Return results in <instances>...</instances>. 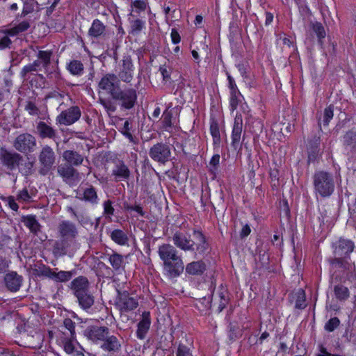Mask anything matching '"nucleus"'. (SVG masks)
Instances as JSON below:
<instances>
[{
    "label": "nucleus",
    "mask_w": 356,
    "mask_h": 356,
    "mask_svg": "<svg viewBox=\"0 0 356 356\" xmlns=\"http://www.w3.org/2000/svg\"><path fill=\"white\" fill-rule=\"evenodd\" d=\"M109 334V329L105 326L90 325L83 331V335L94 343L98 344Z\"/></svg>",
    "instance_id": "12"
},
{
    "label": "nucleus",
    "mask_w": 356,
    "mask_h": 356,
    "mask_svg": "<svg viewBox=\"0 0 356 356\" xmlns=\"http://www.w3.org/2000/svg\"><path fill=\"white\" fill-rule=\"evenodd\" d=\"M340 321L337 317L331 318L324 326L326 331L331 332H333L337 327H339Z\"/></svg>",
    "instance_id": "54"
},
{
    "label": "nucleus",
    "mask_w": 356,
    "mask_h": 356,
    "mask_svg": "<svg viewBox=\"0 0 356 356\" xmlns=\"http://www.w3.org/2000/svg\"><path fill=\"white\" fill-rule=\"evenodd\" d=\"M220 163V155L218 154H214L210 160L209 165L211 166L210 171L215 173L218 169Z\"/></svg>",
    "instance_id": "62"
},
{
    "label": "nucleus",
    "mask_w": 356,
    "mask_h": 356,
    "mask_svg": "<svg viewBox=\"0 0 356 356\" xmlns=\"http://www.w3.org/2000/svg\"><path fill=\"white\" fill-rule=\"evenodd\" d=\"M63 326L66 331L63 332L64 337H70L71 339H76L75 323L69 318L63 320Z\"/></svg>",
    "instance_id": "38"
},
{
    "label": "nucleus",
    "mask_w": 356,
    "mask_h": 356,
    "mask_svg": "<svg viewBox=\"0 0 356 356\" xmlns=\"http://www.w3.org/2000/svg\"><path fill=\"white\" fill-rule=\"evenodd\" d=\"M71 210H72L74 216L76 217V220L79 221V222L81 225H82L83 226L88 225H93L90 218L88 216H84L83 214L77 215L74 211H73L72 209H71Z\"/></svg>",
    "instance_id": "60"
},
{
    "label": "nucleus",
    "mask_w": 356,
    "mask_h": 356,
    "mask_svg": "<svg viewBox=\"0 0 356 356\" xmlns=\"http://www.w3.org/2000/svg\"><path fill=\"white\" fill-rule=\"evenodd\" d=\"M334 293L335 298L339 301H345L348 300L350 296L348 287L341 284H337L334 286Z\"/></svg>",
    "instance_id": "37"
},
{
    "label": "nucleus",
    "mask_w": 356,
    "mask_h": 356,
    "mask_svg": "<svg viewBox=\"0 0 356 356\" xmlns=\"http://www.w3.org/2000/svg\"><path fill=\"white\" fill-rule=\"evenodd\" d=\"M74 341H76V339H71L70 337H63V348L67 353L71 354L74 352V346L73 342Z\"/></svg>",
    "instance_id": "51"
},
{
    "label": "nucleus",
    "mask_w": 356,
    "mask_h": 356,
    "mask_svg": "<svg viewBox=\"0 0 356 356\" xmlns=\"http://www.w3.org/2000/svg\"><path fill=\"white\" fill-rule=\"evenodd\" d=\"M149 155L154 161L164 165L171 159L170 146L167 143H157L149 149Z\"/></svg>",
    "instance_id": "7"
},
{
    "label": "nucleus",
    "mask_w": 356,
    "mask_h": 356,
    "mask_svg": "<svg viewBox=\"0 0 356 356\" xmlns=\"http://www.w3.org/2000/svg\"><path fill=\"white\" fill-rule=\"evenodd\" d=\"M37 145L36 138L29 133L18 135L13 141V147L23 154H30L35 151Z\"/></svg>",
    "instance_id": "5"
},
{
    "label": "nucleus",
    "mask_w": 356,
    "mask_h": 356,
    "mask_svg": "<svg viewBox=\"0 0 356 356\" xmlns=\"http://www.w3.org/2000/svg\"><path fill=\"white\" fill-rule=\"evenodd\" d=\"M210 132L213 138V143L214 145H220L221 139L219 131V126L217 122L212 121L210 124Z\"/></svg>",
    "instance_id": "41"
},
{
    "label": "nucleus",
    "mask_w": 356,
    "mask_h": 356,
    "mask_svg": "<svg viewBox=\"0 0 356 356\" xmlns=\"http://www.w3.org/2000/svg\"><path fill=\"white\" fill-rule=\"evenodd\" d=\"M57 173L62 177L63 181L68 184H74L81 179L78 170L73 165L65 162L58 166Z\"/></svg>",
    "instance_id": "10"
},
{
    "label": "nucleus",
    "mask_w": 356,
    "mask_h": 356,
    "mask_svg": "<svg viewBox=\"0 0 356 356\" xmlns=\"http://www.w3.org/2000/svg\"><path fill=\"white\" fill-rule=\"evenodd\" d=\"M38 159L40 164L39 173L41 175H47L50 172L55 163V152L50 146L46 145L42 147L39 154Z\"/></svg>",
    "instance_id": "6"
},
{
    "label": "nucleus",
    "mask_w": 356,
    "mask_h": 356,
    "mask_svg": "<svg viewBox=\"0 0 356 356\" xmlns=\"http://www.w3.org/2000/svg\"><path fill=\"white\" fill-rule=\"evenodd\" d=\"M81 116V111L78 106H72L62 111L56 118V123L59 125L70 126L78 120Z\"/></svg>",
    "instance_id": "9"
},
{
    "label": "nucleus",
    "mask_w": 356,
    "mask_h": 356,
    "mask_svg": "<svg viewBox=\"0 0 356 356\" xmlns=\"http://www.w3.org/2000/svg\"><path fill=\"white\" fill-rule=\"evenodd\" d=\"M99 102L104 108L108 115L116 111L117 106L111 99L99 97Z\"/></svg>",
    "instance_id": "44"
},
{
    "label": "nucleus",
    "mask_w": 356,
    "mask_h": 356,
    "mask_svg": "<svg viewBox=\"0 0 356 356\" xmlns=\"http://www.w3.org/2000/svg\"><path fill=\"white\" fill-rule=\"evenodd\" d=\"M330 264L335 268H348L349 266V263L348 261V259H345V257H335L334 258L329 259Z\"/></svg>",
    "instance_id": "43"
},
{
    "label": "nucleus",
    "mask_w": 356,
    "mask_h": 356,
    "mask_svg": "<svg viewBox=\"0 0 356 356\" xmlns=\"http://www.w3.org/2000/svg\"><path fill=\"white\" fill-rule=\"evenodd\" d=\"M112 98L120 102L122 109L129 110L135 106L138 95L134 88H128L124 90L120 88L116 93L113 94Z\"/></svg>",
    "instance_id": "4"
},
{
    "label": "nucleus",
    "mask_w": 356,
    "mask_h": 356,
    "mask_svg": "<svg viewBox=\"0 0 356 356\" xmlns=\"http://www.w3.org/2000/svg\"><path fill=\"white\" fill-rule=\"evenodd\" d=\"M111 175L115 181L127 180L131 176V171L129 167L122 160L118 159L114 161Z\"/></svg>",
    "instance_id": "16"
},
{
    "label": "nucleus",
    "mask_w": 356,
    "mask_h": 356,
    "mask_svg": "<svg viewBox=\"0 0 356 356\" xmlns=\"http://www.w3.org/2000/svg\"><path fill=\"white\" fill-rule=\"evenodd\" d=\"M242 118L236 117L234 119V127L232 132V145L236 149L240 147V140L242 133Z\"/></svg>",
    "instance_id": "26"
},
{
    "label": "nucleus",
    "mask_w": 356,
    "mask_h": 356,
    "mask_svg": "<svg viewBox=\"0 0 356 356\" xmlns=\"http://www.w3.org/2000/svg\"><path fill=\"white\" fill-rule=\"evenodd\" d=\"M35 129V133L41 139L49 138L54 140L57 138L56 130L44 121L37 122Z\"/></svg>",
    "instance_id": "20"
},
{
    "label": "nucleus",
    "mask_w": 356,
    "mask_h": 356,
    "mask_svg": "<svg viewBox=\"0 0 356 356\" xmlns=\"http://www.w3.org/2000/svg\"><path fill=\"white\" fill-rule=\"evenodd\" d=\"M131 6L134 7L138 13H140L146 9L147 3L144 0H134L132 2Z\"/></svg>",
    "instance_id": "64"
},
{
    "label": "nucleus",
    "mask_w": 356,
    "mask_h": 356,
    "mask_svg": "<svg viewBox=\"0 0 356 356\" xmlns=\"http://www.w3.org/2000/svg\"><path fill=\"white\" fill-rule=\"evenodd\" d=\"M296 308L299 309H302L305 308L306 303H305V294L304 291H300L298 293V296L296 300Z\"/></svg>",
    "instance_id": "55"
},
{
    "label": "nucleus",
    "mask_w": 356,
    "mask_h": 356,
    "mask_svg": "<svg viewBox=\"0 0 356 356\" xmlns=\"http://www.w3.org/2000/svg\"><path fill=\"white\" fill-rule=\"evenodd\" d=\"M63 161L74 168L80 166L84 161V156L75 150H65L62 154Z\"/></svg>",
    "instance_id": "24"
},
{
    "label": "nucleus",
    "mask_w": 356,
    "mask_h": 356,
    "mask_svg": "<svg viewBox=\"0 0 356 356\" xmlns=\"http://www.w3.org/2000/svg\"><path fill=\"white\" fill-rule=\"evenodd\" d=\"M58 232L60 240L55 242L54 254L59 256L65 255L74 242L78 235V230L73 222L69 220H63L58 225Z\"/></svg>",
    "instance_id": "2"
},
{
    "label": "nucleus",
    "mask_w": 356,
    "mask_h": 356,
    "mask_svg": "<svg viewBox=\"0 0 356 356\" xmlns=\"http://www.w3.org/2000/svg\"><path fill=\"white\" fill-rule=\"evenodd\" d=\"M116 305L120 311L129 312L136 309L138 305V300L131 296L127 291H124L122 292H118Z\"/></svg>",
    "instance_id": "14"
},
{
    "label": "nucleus",
    "mask_w": 356,
    "mask_h": 356,
    "mask_svg": "<svg viewBox=\"0 0 356 356\" xmlns=\"http://www.w3.org/2000/svg\"><path fill=\"white\" fill-rule=\"evenodd\" d=\"M66 68L74 76H81L84 72L83 64L78 60H71L67 63Z\"/></svg>",
    "instance_id": "34"
},
{
    "label": "nucleus",
    "mask_w": 356,
    "mask_h": 356,
    "mask_svg": "<svg viewBox=\"0 0 356 356\" xmlns=\"http://www.w3.org/2000/svg\"><path fill=\"white\" fill-rule=\"evenodd\" d=\"M177 356H193L190 348L182 343H179L176 352Z\"/></svg>",
    "instance_id": "59"
},
{
    "label": "nucleus",
    "mask_w": 356,
    "mask_h": 356,
    "mask_svg": "<svg viewBox=\"0 0 356 356\" xmlns=\"http://www.w3.org/2000/svg\"><path fill=\"white\" fill-rule=\"evenodd\" d=\"M106 30V26L99 19H95L88 30V35L95 38L104 37Z\"/></svg>",
    "instance_id": "29"
},
{
    "label": "nucleus",
    "mask_w": 356,
    "mask_h": 356,
    "mask_svg": "<svg viewBox=\"0 0 356 356\" xmlns=\"http://www.w3.org/2000/svg\"><path fill=\"white\" fill-rule=\"evenodd\" d=\"M121 343L118 339L114 335H110V333L107 334V337L102 340L100 346L104 351L111 353H118L121 350Z\"/></svg>",
    "instance_id": "22"
},
{
    "label": "nucleus",
    "mask_w": 356,
    "mask_h": 356,
    "mask_svg": "<svg viewBox=\"0 0 356 356\" xmlns=\"http://www.w3.org/2000/svg\"><path fill=\"white\" fill-rule=\"evenodd\" d=\"M144 26H145V22L140 19H137L133 21L131 23V32L133 33H138L143 30V29L144 28Z\"/></svg>",
    "instance_id": "57"
},
{
    "label": "nucleus",
    "mask_w": 356,
    "mask_h": 356,
    "mask_svg": "<svg viewBox=\"0 0 356 356\" xmlns=\"http://www.w3.org/2000/svg\"><path fill=\"white\" fill-rule=\"evenodd\" d=\"M23 222L24 225L27 227L33 234L37 235L38 232H40L41 225L35 216L30 215L24 217Z\"/></svg>",
    "instance_id": "33"
},
{
    "label": "nucleus",
    "mask_w": 356,
    "mask_h": 356,
    "mask_svg": "<svg viewBox=\"0 0 356 356\" xmlns=\"http://www.w3.org/2000/svg\"><path fill=\"white\" fill-rule=\"evenodd\" d=\"M9 36L10 35L6 33V30L0 31V50L10 49L12 41Z\"/></svg>",
    "instance_id": "45"
},
{
    "label": "nucleus",
    "mask_w": 356,
    "mask_h": 356,
    "mask_svg": "<svg viewBox=\"0 0 356 356\" xmlns=\"http://www.w3.org/2000/svg\"><path fill=\"white\" fill-rule=\"evenodd\" d=\"M23 282V277L15 271H10L4 276V284L6 289L10 292H17L19 290Z\"/></svg>",
    "instance_id": "18"
},
{
    "label": "nucleus",
    "mask_w": 356,
    "mask_h": 356,
    "mask_svg": "<svg viewBox=\"0 0 356 356\" xmlns=\"http://www.w3.org/2000/svg\"><path fill=\"white\" fill-rule=\"evenodd\" d=\"M311 26L313 31L316 34L319 42H321V40L325 38L326 35L323 26L320 22L312 23Z\"/></svg>",
    "instance_id": "47"
},
{
    "label": "nucleus",
    "mask_w": 356,
    "mask_h": 356,
    "mask_svg": "<svg viewBox=\"0 0 356 356\" xmlns=\"http://www.w3.org/2000/svg\"><path fill=\"white\" fill-rule=\"evenodd\" d=\"M241 94L240 91L230 92L229 106L232 111L236 109L239 102H241Z\"/></svg>",
    "instance_id": "52"
},
{
    "label": "nucleus",
    "mask_w": 356,
    "mask_h": 356,
    "mask_svg": "<svg viewBox=\"0 0 356 356\" xmlns=\"http://www.w3.org/2000/svg\"><path fill=\"white\" fill-rule=\"evenodd\" d=\"M124 208L127 211H134L137 212L140 216H144L145 212L143 211V207L140 205H131L127 202L124 203Z\"/></svg>",
    "instance_id": "61"
},
{
    "label": "nucleus",
    "mask_w": 356,
    "mask_h": 356,
    "mask_svg": "<svg viewBox=\"0 0 356 356\" xmlns=\"http://www.w3.org/2000/svg\"><path fill=\"white\" fill-rule=\"evenodd\" d=\"M177 253L176 248L170 244H162L158 249L159 258L163 262V271L170 279L179 277L184 270L183 260Z\"/></svg>",
    "instance_id": "1"
},
{
    "label": "nucleus",
    "mask_w": 356,
    "mask_h": 356,
    "mask_svg": "<svg viewBox=\"0 0 356 356\" xmlns=\"http://www.w3.org/2000/svg\"><path fill=\"white\" fill-rule=\"evenodd\" d=\"M33 168V163L27 161L24 163L21 162L19 168V171L25 176H29L32 174Z\"/></svg>",
    "instance_id": "50"
},
{
    "label": "nucleus",
    "mask_w": 356,
    "mask_h": 356,
    "mask_svg": "<svg viewBox=\"0 0 356 356\" xmlns=\"http://www.w3.org/2000/svg\"><path fill=\"white\" fill-rule=\"evenodd\" d=\"M206 270V264L202 260L188 263L185 268L186 273L193 276L202 275Z\"/></svg>",
    "instance_id": "28"
},
{
    "label": "nucleus",
    "mask_w": 356,
    "mask_h": 356,
    "mask_svg": "<svg viewBox=\"0 0 356 356\" xmlns=\"http://www.w3.org/2000/svg\"><path fill=\"white\" fill-rule=\"evenodd\" d=\"M22 1L23 9L21 14L18 15L20 17H24L34 10V3L32 0H22Z\"/></svg>",
    "instance_id": "49"
},
{
    "label": "nucleus",
    "mask_w": 356,
    "mask_h": 356,
    "mask_svg": "<svg viewBox=\"0 0 356 356\" xmlns=\"http://www.w3.org/2000/svg\"><path fill=\"white\" fill-rule=\"evenodd\" d=\"M134 74V65L130 55L125 54L119 63L117 76L118 79L127 84L130 83Z\"/></svg>",
    "instance_id": "8"
},
{
    "label": "nucleus",
    "mask_w": 356,
    "mask_h": 356,
    "mask_svg": "<svg viewBox=\"0 0 356 356\" xmlns=\"http://www.w3.org/2000/svg\"><path fill=\"white\" fill-rule=\"evenodd\" d=\"M76 273L75 270L65 271L60 270L59 272H54L52 270V275L51 280H54L57 282H66L70 280L73 275Z\"/></svg>",
    "instance_id": "35"
},
{
    "label": "nucleus",
    "mask_w": 356,
    "mask_h": 356,
    "mask_svg": "<svg viewBox=\"0 0 356 356\" xmlns=\"http://www.w3.org/2000/svg\"><path fill=\"white\" fill-rule=\"evenodd\" d=\"M120 81L116 74L107 73L100 79L98 83L99 90H104L113 97V94L120 88Z\"/></svg>",
    "instance_id": "11"
},
{
    "label": "nucleus",
    "mask_w": 356,
    "mask_h": 356,
    "mask_svg": "<svg viewBox=\"0 0 356 356\" xmlns=\"http://www.w3.org/2000/svg\"><path fill=\"white\" fill-rule=\"evenodd\" d=\"M334 116V106L330 105L327 108H325L323 112V124L325 126H327L329 124L330 121L332 119Z\"/></svg>",
    "instance_id": "53"
},
{
    "label": "nucleus",
    "mask_w": 356,
    "mask_h": 356,
    "mask_svg": "<svg viewBox=\"0 0 356 356\" xmlns=\"http://www.w3.org/2000/svg\"><path fill=\"white\" fill-rule=\"evenodd\" d=\"M103 215L106 219L111 220V216L114 215L115 209L113 207V202L111 200H107L103 203Z\"/></svg>",
    "instance_id": "46"
},
{
    "label": "nucleus",
    "mask_w": 356,
    "mask_h": 356,
    "mask_svg": "<svg viewBox=\"0 0 356 356\" xmlns=\"http://www.w3.org/2000/svg\"><path fill=\"white\" fill-rule=\"evenodd\" d=\"M79 303V305L85 311H88L95 302V298L90 290L74 296Z\"/></svg>",
    "instance_id": "27"
},
{
    "label": "nucleus",
    "mask_w": 356,
    "mask_h": 356,
    "mask_svg": "<svg viewBox=\"0 0 356 356\" xmlns=\"http://www.w3.org/2000/svg\"><path fill=\"white\" fill-rule=\"evenodd\" d=\"M53 55L51 51H42L40 50L38 52L37 57L38 60L42 63V67L44 68L45 72H48V66L51 63V58Z\"/></svg>",
    "instance_id": "39"
},
{
    "label": "nucleus",
    "mask_w": 356,
    "mask_h": 356,
    "mask_svg": "<svg viewBox=\"0 0 356 356\" xmlns=\"http://www.w3.org/2000/svg\"><path fill=\"white\" fill-rule=\"evenodd\" d=\"M131 129L132 126L131 125V123L129 120H126L123 124V127L120 128V131L129 140V142L134 144H136L138 141L131 133Z\"/></svg>",
    "instance_id": "42"
},
{
    "label": "nucleus",
    "mask_w": 356,
    "mask_h": 356,
    "mask_svg": "<svg viewBox=\"0 0 356 356\" xmlns=\"http://www.w3.org/2000/svg\"><path fill=\"white\" fill-rule=\"evenodd\" d=\"M343 145L352 154H356V132H346L343 136Z\"/></svg>",
    "instance_id": "30"
},
{
    "label": "nucleus",
    "mask_w": 356,
    "mask_h": 356,
    "mask_svg": "<svg viewBox=\"0 0 356 356\" xmlns=\"http://www.w3.org/2000/svg\"><path fill=\"white\" fill-rule=\"evenodd\" d=\"M111 240L119 245L124 246L129 244L127 233L120 229H113L110 234Z\"/></svg>",
    "instance_id": "31"
},
{
    "label": "nucleus",
    "mask_w": 356,
    "mask_h": 356,
    "mask_svg": "<svg viewBox=\"0 0 356 356\" xmlns=\"http://www.w3.org/2000/svg\"><path fill=\"white\" fill-rule=\"evenodd\" d=\"M355 248L354 243L348 239L340 238L334 247L333 253L335 257H342L348 259L350 254Z\"/></svg>",
    "instance_id": "17"
},
{
    "label": "nucleus",
    "mask_w": 356,
    "mask_h": 356,
    "mask_svg": "<svg viewBox=\"0 0 356 356\" xmlns=\"http://www.w3.org/2000/svg\"><path fill=\"white\" fill-rule=\"evenodd\" d=\"M70 288L74 296L88 291L90 290L88 279L85 276H79L70 282Z\"/></svg>",
    "instance_id": "23"
},
{
    "label": "nucleus",
    "mask_w": 356,
    "mask_h": 356,
    "mask_svg": "<svg viewBox=\"0 0 356 356\" xmlns=\"http://www.w3.org/2000/svg\"><path fill=\"white\" fill-rule=\"evenodd\" d=\"M193 236L197 241L196 244V250L200 254H204L209 248V243L207 241L205 236L200 230H193Z\"/></svg>",
    "instance_id": "32"
},
{
    "label": "nucleus",
    "mask_w": 356,
    "mask_h": 356,
    "mask_svg": "<svg viewBox=\"0 0 356 356\" xmlns=\"http://www.w3.org/2000/svg\"><path fill=\"white\" fill-rule=\"evenodd\" d=\"M33 274L38 277H45L51 279L52 270L49 266L44 264L35 266L33 269Z\"/></svg>",
    "instance_id": "40"
},
{
    "label": "nucleus",
    "mask_w": 356,
    "mask_h": 356,
    "mask_svg": "<svg viewBox=\"0 0 356 356\" xmlns=\"http://www.w3.org/2000/svg\"><path fill=\"white\" fill-rule=\"evenodd\" d=\"M151 325L150 313L144 312L142 314V319L138 323L137 337L138 339H143L145 337Z\"/></svg>",
    "instance_id": "25"
},
{
    "label": "nucleus",
    "mask_w": 356,
    "mask_h": 356,
    "mask_svg": "<svg viewBox=\"0 0 356 356\" xmlns=\"http://www.w3.org/2000/svg\"><path fill=\"white\" fill-rule=\"evenodd\" d=\"M31 199V196L26 188H23L19 191L17 195V200L21 202H29Z\"/></svg>",
    "instance_id": "63"
},
{
    "label": "nucleus",
    "mask_w": 356,
    "mask_h": 356,
    "mask_svg": "<svg viewBox=\"0 0 356 356\" xmlns=\"http://www.w3.org/2000/svg\"><path fill=\"white\" fill-rule=\"evenodd\" d=\"M109 264L113 269L118 274L124 271L126 262L124 256L111 250L110 252L106 253Z\"/></svg>",
    "instance_id": "19"
},
{
    "label": "nucleus",
    "mask_w": 356,
    "mask_h": 356,
    "mask_svg": "<svg viewBox=\"0 0 356 356\" xmlns=\"http://www.w3.org/2000/svg\"><path fill=\"white\" fill-rule=\"evenodd\" d=\"M314 186L316 193L322 197H330L334 190L332 175L325 171L316 172L314 175Z\"/></svg>",
    "instance_id": "3"
},
{
    "label": "nucleus",
    "mask_w": 356,
    "mask_h": 356,
    "mask_svg": "<svg viewBox=\"0 0 356 356\" xmlns=\"http://www.w3.org/2000/svg\"><path fill=\"white\" fill-rule=\"evenodd\" d=\"M31 26L30 22L28 21H22L12 28L6 29L7 33L10 36H15L21 33L26 31Z\"/></svg>",
    "instance_id": "36"
},
{
    "label": "nucleus",
    "mask_w": 356,
    "mask_h": 356,
    "mask_svg": "<svg viewBox=\"0 0 356 356\" xmlns=\"http://www.w3.org/2000/svg\"><path fill=\"white\" fill-rule=\"evenodd\" d=\"M86 187H81V191L79 193V198L81 200L85 201L86 202H88L92 205H96L99 204V199L97 195V189L92 186L90 184H86Z\"/></svg>",
    "instance_id": "21"
},
{
    "label": "nucleus",
    "mask_w": 356,
    "mask_h": 356,
    "mask_svg": "<svg viewBox=\"0 0 356 356\" xmlns=\"http://www.w3.org/2000/svg\"><path fill=\"white\" fill-rule=\"evenodd\" d=\"M1 159L2 163L9 170L17 169L21 162L24 161L23 156L17 152H11L5 149H1Z\"/></svg>",
    "instance_id": "13"
},
{
    "label": "nucleus",
    "mask_w": 356,
    "mask_h": 356,
    "mask_svg": "<svg viewBox=\"0 0 356 356\" xmlns=\"http://www.w3.org/2000/svg\"><path fill=\"white\" fill-rule=\"evenodd\" d=\"M24 109L31 115H38L40 113L39 108L33 102H28L25 105Z\"/></svg>",
    "instance_id": "58"
},
{
    "label": "nucleus",
    "mask_w": 356,
    "mask_h": 356,
    "mask_svg": "<svg viewBox=\"0 0 356 356\" xmlns=\"http://www.w3.org/2000/svg\"><path fill=\"white\" fill-rule=\"evenodd\" d=\"M219 296L220 298V303L218 307V312H221L223 309L226 307V305L228 304L229 298L227 296V293L225 291H221L219 293Z\"/></svg>",
    "instance_id": "56"
},
{
    "label": "nucleus",
    "mask_w": 356,
    "mask_h": 356,
    "mask_svg": "<svg viewBox=\"0 0 356 356\" xmlns=\"http://www.w3.org/2000/svg\"><path fill=\"white\" fill-rule=\"evenodd\" d=\"M170 107L168 106L163 113V126L165 129L171 128L172 126V110H170Z\"/></svg>",
    "instance_id": "48"
},
{
    "label": "nucleus",
    "mask_w": 356,
    "mask_h": 356,
    "mask_svg": "<svg viewBox=\"0 0 356 356\" xmlns=\"http://www.w3.org/2000/svg\"><path fill=\"white\" fill-rule=\"evenodd\" d=\"M172 241L176 247L184 251L195 250V242L186 233L176 232L172 236Z\"/></svg>",
    "instance_id": "15"
}]
</instances>
